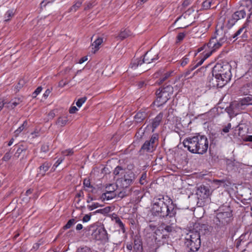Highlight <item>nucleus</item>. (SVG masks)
<instances>
[{"label":"nucleus","mask_w":252,"mask_h":252,"mask_svg":"<svg viewBox=\"0 0 252 252\" xmlns=\"http://www.w3.org/2000/svg\"><path fill=\"white\" fill-rule=\"evenodd\" d=\"M212 75V78L209 80L210 85L222 88L231 79V66L227 63H217L213 68Z\"/></svg>","instance_id":"f257e3e1"},{"label":"nucleus","mask_w":252,"mask_h":252,"mask_svg":"<svg viewBox=\"0 0 252 252\" xmlns=\"http://www.w3.org/2000/svg\"><path fill=\"white\" fill-rule=\"evenodd\" d=\"M185 148L191 153L203 155L208 148V140L204 135L197 134L186 138L183 141Z\"/></svg>","instance_id":"f03ea898"},{"label":"nucleus","mask_w":252,"mask_h":252,"mask_svg":"<svg viewBox=\"0 0 252 252\" xmlns=\"http://www.w3.org/2000/svg\"><path fill=\"white\" fill-rule=\"evenodd\" d=\"M164 197L154 198L152 208V212L154 216L160 218L168 216L169 218L175 217L176 210L174 208L171 209L164 202Z\"/></svg>","instance_id":"7ed1b4c3"},{"label":"nucleus","mask_w":252,"mask_h":252,"mask_svg":"<svg viewBox=\"0 0 252 252\" xmlns=\"http://www.w3.org/2000/svg\"><path fill=\"white\" fill-rule=\"evenodd\" d=\"M246 15L248 18L252 17V0H243L239 9L232 15L231 18L228 20V23L233 26Z\"/></svg>","instance_id":"20e7f679"},{"label":"nucleus","mask_w":252,"mask_h":252,"mask_svg":"<svg viewBox=\"0 0 252 252\" xmlns=\"http://www.w3.org/2000/svg\"><path fill=\"white\" fill-rule=\"evenodd\" d=\"M232 211L229 206L220 207L216 213L213 221L219 227H222L228 224L232 220Z\"/></svg>","instance_id":"39448f33"},{"label":"nucleus","mask_w":252,"mask_h":252,"mask_svg":"<svg viewBox=\"0 0 252 252\" xmlns=\"http://www.w3.org/2000/svg\"><path fill=\"white\" fill-rule=\"evenodd\" d=\"M173 88L171 85L160 87L156 92L157 99L155 104L159 107L164 104L171 97L173 93Z\"/></svg>","instance_id":"423d86ee"},{"label":"nucleus","mask_w":252,"mask_h":252,"mask_svg":"<svg viewBox=\"0 0 252 252\" xmlns=\"http://www.w3.org/2000/svg\"><path fill=\"white\" fill-rule=\"evenodd\" d=\"M185 245L189 249V252L197 251L201 246L200 236L196 231L189 230L185 238Z\"/></svg>","instance_id":"0eeeda50"},{"label":"nucleus","mask_w":252,"mask_h":252,"mask_svg":"<svg viewBox=\"0 0 252 252\" xmlns=\"http://www.w3.org/2000/svg\"><path fill=\"white\" fill-rule=\"evenodd\" d=\"M216 34L215 37L212 38L207 43L208 48L211 50L208 53H211V54L213 52L220 48L222 44L226 41L227 39V37L225 35H223L221 37H220L218 31H216Z\"/></svg>","instance_id":"6e6552de"},{"label":"nucleus","mask_w":252,"mask_h":252,"mask_svg":"<svg viewBox=\"0 0 252 252\" xmlns=\"http://www.w3.org/2000/svg\"><path fill=\"white\" fill-rule=\"evenodd\" d=\"M158 135L157 133L153 134L149 140H147L142 146L139 152L141 153L145 152L151 153L156 148L158 143Z\"/></svg>","instance_id":"1a4fd4ad"},{"label":"nucleus","mask_w":252,"mask_h":252,"mask_svg":"<svg viewBox=\"0 0 252 252\" xmlns=\"http://www.w3.org/2000/svg\"><path fill=\"white\" fill-rule=\"evenodd\" d=\"M211 53H206L204 55L203 58L198 63H197L195 65L192 64V65H190L189 66V68L187 69V70L184 73V77L186 79H188L191 78L193 76H194L195 74L198 73V72H201V71H202L203 70H205V67H201V68H200L199 69H198L196 71H195L193 73L192 76H189V75H190L191 72L193 70H194L195 69H196L198 66H199V65H201L204 62V61L207 58H208L209 57H210L211 56Z\"/></svg>","instance_id":"9d476101"},{"label":"nucleus","mask_w":252,"mask_h":252,"mask_svg":"<svg viewBox=\"0 0 252 252\" xmlns=\"http://www.w3.org/2000/svg\"><path fill=\"white\" fill-rule=\"evenodd\" d=\"M161 231L159 229L156 230L155 232L154 237L156 242H159L160 239H166L169 237L170 233L174 232L175 229L172 225H163Z\"/></svg>","instance_id":"9b49d317"},{"label":"nucleus","mask_w":252,"mask_h":252,"mask_svg":"<svg viewBox=\"0 0 252 252\" xmlns=\"http://www.w3.org/2000/svg\"><path fill=\"white\" fill-rule=\"evenodd\" d=\"M93 237L96 240L106 242L108 240V234L104 227H97L92 233Z\"/></svg>","instance_id":"f8f14e48"},{"label":"nucleus","mask_w":252,"mask_h":252,"mask_svg":"<svg viewBox=\"0 0 252 252\" xmlns=\"http://www.w3.org/2000/svg\"><path fill=\"white\" fill-rule=\"evenodd\" d=\"M193 231H196L201 235L208 234L211 232V227L207 224L195 223L194 225V228L192 230Z\"/></svg>","instance_id":"ddd939ff"},{"label":"nucleus","mask_w":252,"mask_h":252,"mask_svg":"<svg viewBox=\"0 0 252 252\" xmlns=\"http://www.w3.org/2000/svg\"><path fill=\"white\" fill-rule=\"evenodd\" d=\"M211 194V190L207 186H200L197 189L196 194L201 200L208 198Z\"/></svg>","instance_id":"4468645a"},{"label":"nucleus","mask_w":252,"mask_h":252,"mask_svg":"<svg viewBox=\"0 0 252 252\" xmlns=\"http://www.w3.org/2000/svg\"><path fill=\"white\" fill-rule=\"evenodd\" d=\"M158 59V53L150 50L147 51L144 55L143 62L146 63H151Z\"/></svg>","instance_id":"2eb2a0df"},{"label":"nucleus","mask_w":252,"mask_h":252,"mask_svg":"<svg viewBox=\"0 0 252 252\" xmlns=\"http://www.w3.org/2000/svg\"><path fill=\"white\" fill-rule=\"evenodd\" d=\"M136 175L134 172L128 171L126 173L124 176L123 185L126 188L132 184L136 178Z\"/></svg>","instance_id":"dca6fc26"},{"label":"nucleus","mask_w":252,"mask_h":252,"mask_svg":"<svg viewBox=\"0 0 252 252\" xmlns=\"http://www.w3.org/2000/svg\"><path fill=\"white\" fill-rule=\"evenodd\" d=\"M163 117V113H159L154 119L152 120L151 126L152 127V132L159 125Z\"/></svg>","instance_id":"f3484780"},{"label":"nucleus","mask_w":252,"mask_h":252,"mask_svg":"<svg viewBox=\"0 0 252 252\" xmlns=\"http://www.w3.org/2000/svg\"><path fill=\"white\" fill-rule=\"evenodd\" d=\"M232 37L236 39L240 38L242 40H245L248 37V33L245 32L243 29L241 28L233 35Z\"/></svg>","instance_id":"a211bd4d"},{"label":"nucleus","mask_w":252,"mask_h":252,"mask_svg":"<svg viewBox=\"0 0 252 252\" xmlns=\"http://www.w3.org/2000/svg\"><path fill=\"white\" fill-rule=\"evenodd\" d=\"M240 91L244 94H249L252 96V82L248 83L243 85L241 87Z\"/></svg>","instance_id":"6ab92c4d"},{"label":"nucleus","mask_w":252,"mask_h":252,"mask_svg":"<svg viewBox=\"0 0 252 252\" xmlns=\"http://www.w3.org/2000/svg\"><path fill=\"white\" fill-rule=\"evenodd\" d=\"M252 105V96L250 95L242 98L238 103V106Z\"/></svg>","instance_id":"aec40b11"},{"label":"nucleus","mask_w":252,"mask_h":252,"mask_svg":"<svg viewBox=\"0 0 252 252\" xmlns=\"http://www.w3.org/2000/svg\"><path fill=\"white\" fill-rule=\"evenodd\" d=\"M51 163L48 162H45L43 163L41 166L39 167V174L41 175V176H44L45 174L46 171H47L49 168L51 166Z\"/></svg>","instance_id":"412c9836"},{"label":"nucleus","mask_w":252,"mask_h":252,"mask_svg":"<svg viewBox=\"0 0 252 252\" xmlns=\"http://www.w3.org/2000/svg\"><path fill=\"white\" fill-rule=\"evenodd\" d=\"M22 102V100L19 98H15L14 99H12L9 102L7 103V105L6 107L9 109H13L16 106L20 103Z\"/></svg>","instance_id":"4be33fe9"},{"label":"nucleus","mask_w":252,"mask_h":252,"mask_svg":"<svg viewBox=\"0 0 252 252\" xmlns=\"http://www.w3.org/2000/svg\"><path fill=\"white\" fill-rule=\"evenodd\" d=\"M217 0H206L202 3V9L204 10L209 9L212 5L216 3Z\"/></svg>","instance_id":"5701e85b"},{"label":"nucleus","mask_w":252,"mask_h":252,"mask_svg":"<svg viewBox=\"0 0 252 252\" xmlns=\"http://www.w3.org/2000/svg\"><path fill=\"white\" fill-rule=\"evenodd\" d=\"M117 194V193L104 192L102 194L101 196V199L102 200H109L115 198Z\"/></svg>","instance_id":"b1692460"},{"label":"nucleus","mask_w":252,"mask_h":252,"mask_svg":"<svg viewBox=\"0 0 252 252\" xmlns=\"http://www.w3.org/2000/svg\"><path fill=\"white\" fill-rule=\"evenodd\" d=\"M130 34V32L129 31L125 30L123 31H121L119 35L116 36V38H117L118 40H123L124 39L127 37Z\"/></svg>","instance_id":"393cba45"},{"label":"nucleus","mask_w":252,"mask_h":252,"mask_svg":"<svg viewBox=\"0 0 252 252\" xmlns=\"http://www.w3.org/2000/svg\"><path fill=\"white\" fill-rule=\"evenodd\" d=\"M246 129V126L245 125L239 124L235 127V131H236L238 130V136L242 137L243 135H245V131L244 130V129Z\"/></svg>","instance_id":"a878e982"},{"label":"nucleus","mask_w":252,"mask_h":252,"mask_svg":"<svg viewBox=\"0 0 252 252\" xmlns=\"http://www.w3.org/2000/svg\"><path fill=\"white\" fill-rule=\"evenodd\" d=\"M117 189V186L116 184H111L106 187L105 192L117 193L116 191Z\"/></svg>","instance_id":"bb28decb"},{"label":"nucleus","mask_w":252,"mask_h":252,"mask_svg":"<svg viewBox=\"0 0 252 252\" xmlns=\"http://www.w3.org/2000/svg\"><path fill=\"white\" fill-rule=\"evenodd\" d=\"M113 220L115 221V223L119 226L123 233L125 232V225L121 221L119 217L116 216L113 218Z\"/></svg>","instance_id":"cd10ccee"},{"label":"nucleus","mask_w":252,"mask_h":252,"mask_svg":"<svg viewBox=\"0 0 252 252\" xmlns=\"http://www.w3.org/2000/svg\"><path fill=\"white\" fill-rule=\"evenodd\" d=\"M27 148L24 147L23 145L19 146L15 154L14 155L13 158L16 159L19 158L22 152H25Z\"/></svg>","instance_id":"c85d7f7f"},{"label":"nucleus","mask_w":252,"mask_h":252,"mask_svg":"<svg viewBox=\"0 0 252 252\" xmlns=\"http://www.w3.org/2000/svg\"><path fill=\"white\" fill-rule=\"evenodd\" d=\"M15 15V10L14 9L8 10L4 15V21H9Z\"/></svg>","instance_id":"c756f323"},{"label":"nucleus","mask_w":252,"mask_h":252,"mask_svg":"<svg viewBox=\"0 0 252 252\" xmlns=\"http://www.w3.org/2000/svg\"><path fill=\"white\" fill-rule=\"evenodd\" d=\"M146 117V113L144 112H139L135 116L134 118L137 123L142 121Z\"/></svg>","instance_id":"7c9ffc66"},{"label":"nucleus","mask_w":252,"mask_h":252,"mask_svg":"<svg viewBox=\"0 0 252 252\" xmlns=\"http://www.w3.org/2000/svg\"><path fill=\"white\" fill-rule=\"evenodd\" d=\"M133 249L136 252H142L143 247L141 242L139 240H135Z\"/></svg>","instance_id":"2f4dec72"},{"label":"nucleus","mask_w":252,"mask_h":252,"mask_svg":"<svg viewBox=\"0 0 252 252\" xmlns=\"http://www.w3.org/2000/svg\"><path fill=\"white\" fill-rule=\"evenodd\" d=\"M144 62H143V59H136L133 60L131 63V68H136L139 65H141Z\"/></svg>","instance_id":"473e14b6"},{"label":"nucleus","mask_w":252,"mask_h":252,"mask_svg":"<svg viewBox=\"0 0 252 252\" xmlns=\"http://www.w3.org/2000/svg\"><path fill=\"white\" fill-rule=\"evenodd\" d=\"M147 178V175L146 172H143L139 180V184L141 185H146L148 183Z\"/></svg>","instance_id":"72a5a7b5"},{"label":"nucleus","mask_w":252,"mask_h":252,"mask_svg":"<svg viewBox=\"0 0 252 252\" xmlns=\"http://www.w3.org/2000/svg\"><path fill=\"white\" fill-rule=\"evenodd\" d=\"M172 72H166L160 77L158 80V83L159 84H162L166 79H167L171 75Z\"/></svg>","instance_id":"f704fd0d"},{"label":"nucleus","mask_w":252,"mask_h":252,"mask_svg":"<svg viewBox=\"0 0 252 252\" xmlns=\"http://www.w3.org/2000/svg\"><path fill=\"white\" fill-rule=\"evenodd\" d=\"M28 126V122L27 121L24 122L22 126H21L19 128L16 129L14 133L16 136H18V135L24 129V128Z\"/></svg>","instance_id":"c9c22d12"},{"label":"nucleus","mask_w":252,"mask_h":252,"mask_svg":"<svg viewBox=\"0 0 252 252\" xmlns=\"http://www.w3.org/2000/svg\"><path fill=\"white\" fill-rule=\"evenodd\" d=\"M82 2L81 1H77L74 4H73L69 9V12L73 11L76 12L82 5Z\"/></svg>","instance_id":"e433bc0d"},{"label":"nucleus","mask_w":252,"mask_h":252,"mask_svg":"<svg viewBox=\"0 0 252 252\" xmlns=\"http://www.w3.org/2000/svg\"><path fill=\"white\" fill-rule=\"evenodd\" d=\"M68 122V119L66 117H60L57 121V124L61 126H64Z\"/></svg>","instance_id":"4c0bfd02"},{"label":"nucleus","mask_w":252,"mask_h":252,"mask_svg":"<svg viewBox=\"0 0 252 252\" xmlns=\"http://www.w3.org/2000/svg\"><path fill=\"white\" fill-rule=\"evenodd\" d=\"M102 41V38H98L92 43V46L94 48H97L101 44Z\"/></svg>","instance_id":"58836bf2"},{"label":"nucleus","mask_w":252,"mask_h":252,"mask_svg":"<svg viewBox=\"0 0 252 252\" xmlns=\"http://www.w3.org/2000/svg\"><path fill=\"white\" fill-rule=\"evenodd\" d=\"M12 153L13 152H12L10 149L8 152L5 154L2 158V160L4 161H8L11 158Z\"/></svg>","instance_id":"ea45409f"},{"label":"nucleus","mask_w":252,"mask_h":252,"mask_svg":"<svg viewBox=\"0 0 252 252\" xmlns=\"http://www.w3.org/2000/svg\"><path fill=\"white\" fill-rule=\"evenodd\" d=\"M95 5V3H94V1L86 2L84 4V10H90L92 9Z\"/></svg>","instance_id":"a19ab883"},{"label":"nucleus","mask_w":252,"mask_h":252,"mask_svg":"<svg viewBox=\"0 0 252 252\" xmlns=\"http://www.w3.org/2000/svg\"><path fill=\"white\" fill-rule=\"evenodd\" d=\"M76 222L75 219H72L69 220L67 223L63 226L64 229L70 228Z\"/></svg>","instance_id":"79ce46f5"},{"label":"nucleus","mask_w":252,"mask_h":252,"mask_svg":"<svg viewBox=\"0 0 252 252\" xmlns=\"http://www.w3.org/2000/svg\"><path fill=\"white\" fill-rule=\"evenodd\" d=\"M86 100H87L86 97H83L80 98L77 101L76 104L78 107H80L82 105V104L86 101Z\"/></svg>","instance_id":"37998d69"},{"label":"nucleus","mask_w":252,"mask_h":252,"mask_svg":"<svg viewBox=\"0 0 252 252\" xmlns=\"http://www.w3.org/2000/svg\"><path fill=\"white\" fill-rule=\"evenodd\" d=\"M181 65L182 66H185L186 65L188 64L189 62V58L188 56H185L181 61L180 62Z\"/></svg>","instance_id":"c03bdc74"},{"label":"nucleus","mask_w":252,"mask_h":252,"mask_svg":"<svg viewBox=\"0 0 252 252\" xmlns=\"http://www.w3.org/2000/svg\"><path fill=\"white\" fill-rule=\"evenodd\" d=\"M231 125L230 123H228L226 126H224L222 130H221V134H222V132H224V133H228L229 131V130L231 128Z\"/></svg>","instance_id":"a18cd8bd"},{"label":"nucleus","mask_w":252,"mask_h":252,"mask_svg":"<svg viewBox=\"0 0 252 252\" xmlns=\"http://www.w3.org/2000/svg\"><path fill=\"white\" fill-rule=\"evenodd\" d=\"M73 153L74 152L72 149H68L62 152V155L65 156H71Z\"/></svg>","instance_id":"49530a36"},{"label":"nucleus","mask_w":252,"mask_h":252,"mask_svg":"<svg viewBox=\"0 0 252 252\" xmlns=\"http://www.w3.org/2000/svg\"><path fill=\"white\" fill-rule=\"evenodd\" d=\"M76 252H92L91 249L87 247L79 248L77 249Z\"/></svg>","instance_id":"de8ad7c7"},{"label":"nucleus","mask_w":252,"mask_h":252,"mask_svg":"<svg viewBox=\"0 0 252 252\" xmlns=\"http://www.w3.org/2000/svg\"><path fill=\"white\" fill-rule=\"evenodd\" d=\"M214 183L219 186H221L222 187H225L226 184H225V182L224 180H214Z\"/></svg>","instance_id":"09e8293b"},{"label":"nucleus","mask_w":252,"mask_h":252,"mask_svg":"<svg viewBox=\"0 0 252 252\" xmlns=\"http://www.w3.org/2000/svg\"><path fill=\"white\" fill-rule=\"evenodd\" d=\"M123 171V169L122 167L118 166L114 170L113 173L115 175H118L120 173H122L121 172Z\"/></svg>","instance_id":"8fccbe9b"},{"label":"nucleus","mask_w":252,"mask_h":252,"mask_svg":"<svg viewBox=\"0 0 252 252\" xmlns=\"http://www.w3.org/2000/svg\"><path fill=\"white\" fill-rule=\"evenodd\" d=\"M249 18H247V21L246 22L243 24L242 27H241L242 29H243V30L245 31V32H248V29L249 28V23L250 21L249 20Z\"/></svg>","instance_id":"3c124183"},{"label":"nucleus","mask_w":252,"mask_h":252,"mask_svg":"<svg viewBox=\"0 0 252 252\" xmlns=\"http://www.w3.org/2000/svg\"><path fill=\"white\" fill-rule=\"evenodd\" d=\"M63 160V158H59L57 160V161L55 163V164L53 166V167H52L53 171H54L55 170L56 168H57L62 162Z\"/></svg>","instance_id":"603ef678"},{"label":"nucleus","mask_w":252,"mask_h":252,"mask_svg":"<svg viewBox=\"0 0 252 252\" xmlns=\"http://www.w3.org/2000/svg\"><path fill=\"white\" fill-rule=\"evenodd\" d=\"M247 60L249 61L251 64H252V47L251 48L250 52L246 56Z\"/></svg>","instance_id":"864d4df0"},{"label":"nucleus","mask_w":252,"mask_h":252,"mask_svg":"<svg viewBox=\"0 0 252 252\" xmlns=\"http://www.w3.org/2000/svg\"><path fill=\"white\" fill-rule=\"evenodd\" d=\"M42 90L41 87H38L32 93V97H36V96L41 92Z\"/></svg>","instance_id":"5fc2aeb1"},{"label":"nucleus","mask_w":252,"mask_h":252,"mask_svg":"<svg viewBox=\"0 0 252 252\" xmlns=\"http://www.w3.org/2000/svg\"><path fill=\"white\" fill-rule=\"evenodd\" d=\"M83 185L84 187L87 188H93V186L91 185V182L89 179H85L83 181Z\"/></svg>","instance_id":"6e6d98bb"},{"label":"nucleus","mask_w":252,"mask_h":252,"mask_svg":"<svg viewBox=\"0 0 252 252\" xmlns=\"http://www.w3.org/2000/svg\"><path fill=\"white\" fill-rule=\"evenodd\" d=\"M246 191V192H247V193H250V196H247L246 195V194H242V197H243V196H244V198H243V199H244V200H251V198H252V195H251V190L248 189H247Z\"/></svg>","instance_id":"4d7b16f0"},{"label":"nucleus","mask_w":252,"mask_h":252,"mask_svg":"<svg viewBox=\"0 0 252 252\" xmlns=\"http://www.w3.org/2000/svg\"><path fill=\"white\" fill-rule=\"evenodd\" d=\"M185 35L186 34L184 32L179 33L177 36L178 41L180 42L181 41L183 40L185 36Z\"/></svg>","instance_id":"13d9d810"},{"label":"nucleus","mask_w":252,"mask_h":252,"mask_svg":"<svg viewBox=\"0 0 252 252\" xmlns=\"http://www.w3.org/2000/svg\"><path fill=\"white\" fill-rule=\"evenodd\" d=\"M92 214H93V213H91L89 214L85 215L82 219L83 221V222H88L90 220Z\"/></svg>","instance_id":"bf43d9fd"},{"label":"nucleus","mask_w":252,"mask_h":252,"mask_svg":"<svg viewBox=\"0 0 252 252\" xmlns=\"http://www.w3.org/2000/svg\"><path fill=\"white\" fill-rule=\"evenodd\" d=\"M107 211V210L106 208L102 209H99L97 210L94 212H92L93 214H95L96 213H100L102 214L106 213Z\"/></svg>","instance_id":"052dcab7"},{"label":"nucleus","mask_w":252,"mask_h":252,"mask_svg":"<svg viewBox=\"0 0 252 252\" xmlns=\"http://www.w3.org/2000/svg\"><path fill=\"white\" fill-rule=\"evenodd\" d=\"M99 206V205L98 203H94L93 204H92L91 205H88L87 207L90 210L92 211L93 209H95Z\"/></svg>","instance_id":"680f3d73"},{"label":"nucleus","mask_w":252,"mask_h":252,"mask_svg":"<svg viewBox=\"0 0 252 252\" xmlns=\"http://www.w3.org/2000/svg\"><path fill=\"white\" fill-rule=\"evenodd\" d=\"M55 0H44L41 2V6H45L48 3L53 2Z\"/></svg>","instance_id":"e2e57ef3"},{"label":"nucleus","mask_w":252,"mask_h":252,"mask_svg":"<svg viewBox=\"0 0 252 252\" xmlns=\"http://www.w3.org/2000/svg\"><path fill=\"white\" fill-rule=\"evenodd\" d=\"M68 83V81H64L63 80H62L59 82V86L63 88V87H64Z\"/></svg>","instance_id":"0e129e2a"},{"label":"nucleus","mask_w":252,"mask_h":252,"mask_svg":"<svg viewBox=\"0 0 252 252\" xmlns=\"http://www.w3.org/2000/svg\"><path fill=\"white\" fill-rule=\"evenodd\" d=\"M7 105V102H4L3 100L0 99V111L2 109V108L5 106L6 107Z\"/></svg>","instance_id":"69168bd1"},{"label":"nucleus","mask_w":252,"mask_h":252,"mask_svg":"<svg viewBox=\"0 0 252 252\" xmlns=\"http://www.w3.org/2000/svg\"><path fill=\"white\" fill-rule=\"evenodd\" d=\"M77 110L78 109L75 106H72L69 109V113L73 114L75 113Z\"/></svg>","instance_id":"338daca9"},{"label":"nucleus","mask_w":252,"mask_h":252,"mask_svg":"<svg viewBox=\"0 0 252 252\" xmlns=\"http://www.w3.org/2000/svg\"><path fill=\"white\" fill-rule=\"evenodd\" d=\"M41 150L44 152H46L48 151V146L46 145H43L41 147Z\"/></svg>","instance_id":"774afa93"}]
</instances>
